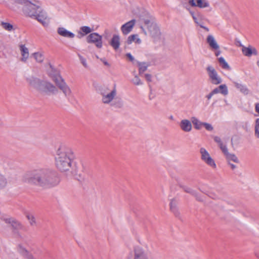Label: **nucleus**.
<instances>
[{"mask_svg":"<svg viewBox=\"0 0 259 259\" xmlns=\"http://www.w3.org/2000/svg\"><path fill=\"white\" fill-rule=\"evenodd\" d=\"M75 158L73 150L70 147L61 145L56 150L55 163L57 168L61 172L69 171Z\"/></svg>","mask_w":259,"mask_h":259,"instance_id":"obj_1","label":"nucleus"},{"mask_svg":"<svg viewBox=\"0 0 259 259\" xmlns=\"http://www.w3.org/2000/svg\"><path fill=\"white\" fill-rule=\"evenodd\" d=\"M53 172L47 169L34 170L25 175V182L39 186H52L56 184Z\"/></svg>","mask_w":259,"mask_h":259,"instance_id":"obj_2","label":"nucleus"},{"mask_svg":"<svg viewBox=\"0 0 259 259\" xmlns=\"http://www.w3.org/2000/svg\"><path fill=\"white\" fill-rule=\"evenodd\" d=\"M141 29L145 35H149L153 41H158L162 39V33L154 19L148 15L141 18Z\"/></svg>","mask_w":259,"mask_h":259,"instance_id":"obj_3","label":"nucleus"},{"mask_svg":"<svg viewBox=\"0 0 259 259\" xmlns=\"http://www.w3.org/2000/svg\"><path fill=\"white\" fill-rule=\"evenodd\" d=\"M27 81L32 88L41 92L55 94L58 92L57 87L47 80H42L33 76H30L27 78Z\"/></svg>","mask_w":259,"mask_h":259,"instance_id":"obj_4","label":"nucleus"},{"mask_svg":"<svg viewBox=\"0 0 259 259\" xmlns=\"http://www.w3.org/2000/svg\"><path fill=\"white\" fill-rule=\"evenodd\" d=\"M102 101L105 104H110L112 106L121 108L123 105L122 99L117 97V91L115 87L110 89L108 88L103 89L101 91Z\"/></svg>","mask_w":259,"mask_h":259,"instance_id":"obj_5","label":"nucleus"},{"mask_svg":"<svg viewBox=\"0 0 259 259\" xmlns=\"http://www.w3.org/2000/svg\"><path fill=\"white\" fill-rule=\"evenodd\" d=\"M205 70L208 79L212 84L218 85L222 83V77L212 65H207L205 67Z\"/></svg>","mask_w":259,"mask_h":259,"instance_id":"obj_6","label":"nucleus"},{"mask_svg":"<svg viewBox=\"0 0 259 259\" xmlns=\"http://www.w3.org/2000/svg\"><path fill=\"white\" fill-rule=\"evenodd\" d=\"M23 5L24 13L31 18H33L35 16L38 11V9H40L41 8L38 3L33 4L27 0H26Z\"/></svg>","mask_w":259,"mask_h":259,"instance_id":"obj_7","label":"nucleus"},{"mask_svg":"<svg viewBox=\"0 0 259 259\" xmlns=\"http://www.w3.org/2000/svg\"><path fill=\"white\" fill-rule=\"evenodd\" d=\"M200 153L201 159L205 164L213 169L216 168L217 165L214 159L211 157L210 154L204 148L202 147L200 149Z\"/></svg>","mask_w":259,"mask_h":259,"instance_id":"obj_8","label":"nucleus"},{"mask_svg":"<svg viewBox=\"0 0 259 259\" xmlns=\"http://www.w3.org/2000/svg\"><path fill=\"white\" fill-rule=\"evenodd\" d=\"M33 18L36 19L45 27H47L49 25L50 18L47 13L41 8L38 9V11Z\"/></svg>","mask_w":259,"mask_h":259,"instance_id":"obj_9","label":"nucleus"},{"mask_svg":"<svg viewBox=\"0 0 259 259\" xmlns=\"http://www.w3.org/2000/svg\"><path fill=\"white\" fill-rule=\"evenodd\" d=\"M47 73L49 77L52 78L55 83L63 79L60 71L51 64H49V67L47 69Z\"/></svg>","mask_w":259,"mask_h":259,"instance_id":"obj_10","label":"nucleus"},{"mask_svg":"<svg viewBox=\"0 0 259 259\" xmlns=\"http://www.w3.org/2000/svg\"><path fill=\"white\" fill-rule=\"evenodd\" d=\"M87 41L88 43L94 44L98 48L102 47V36L97 33L90 34L87 37Z\"/></svg>","mask_w":259,"mask_h":259,"instance_id":"obj_11","label":"nucleus"},{"mask_svg":"<svg viewBox=\"0 0 259 259\" xmlns=\"http://www.w3.org/2000/svg\"><path fill=\"white\" fill-rule=\"evenodd\" d=\"M188 4L192 7L199 9L208 8L211 10L210 5L208 0H187Z\"/></svg>","mask_w":259,"mask_h":259,"instance_id":"obj_12","label":"nucleus"},{"mask_svg":"<svg viewBox=\"0 0 259 259\" xmlns=\"http://www.w3.org/2000/svg\"><path fill=\"white\" fill-rule=\"evenodd\" d=\"M56 86L61 91L65 97H69L72 94V91L69 85L66 83L63 78L55 83Z\"/></svg>","mask_w":259,"mask_h":259,"instance_id":"obj_13","label":"nucleus"},{"mask_svg":"<svg viewBox=\"0 0 259 259\" xmlns=\"http://www.w3.org/2000/svg\"><path fill=\"white\" fill-rule=\"evenodd\" d=\"M134 252V258L128 257L126 259H148L146 251L140 246H135Z\"/></svg>","mask_w":259,"mask_h":259,"instance_id":"obj_14","label":"nucleus"},{"mask_svg":"<svg viewBox=\"0 0 259 259\" xmlns=\"http://www.w3.org/2000/svg\"><path fill=\"white\" fill-rule=\"evenodd\" d=\"M2 220L6 224H10L14 229L20 230L23 228V226L20 222L13 218L3 217Z\"/></svg>","mask_w":259,"mask_h":259,"instance_id":"obj_15","label":"nucleus"},{"mask_svg":"<svg viewBox=\"0 0 259 259\" xmlns=\"http://www.w3.org/2000/svg\"><path fill=\"white\" fill-rule=\"evenodd\" d=\"M136 24V20L133 19L123 24L120 28L121 31L123 35H127L133 30Z\"/></svg>","mask_w":259,"mask_h":259,"instance_id":"obj_16","label":"nucleus"},{"mask_svg":"<svg viewBox=\"0 0 259 259\" xmlns=\"http://www.w3.org/2000/svg\"><path fill=\"white\" fill-rule=\"evenodd\" d=\"M242 52L243 54L246 57H250L252 55L255 56L257 55V51L256 49L252 47L251 46H248V47H245L241 45Z\"/></svg>","mask_w":259,"mask_h":259,"instance_id":"obj_17","label":"nucleus"},{"mask_svg":"<svg viewBox=\"0 0 259 259\" xmlns=\"http://www.w3.org/2000/svg\"><path fill=\"white\" fill-rule=\"evenodd\" d=\"M180 128L185 132H190L192 128V125L190 120L187 119H182L179 124Z\"/></svg>","mask_w":259,"mask_h":259,"instance_id":"obj_18","label":"nucleus"},{"mask_svg":"<svg viewBox=\"0 0 259 259\" xmlns=\"http://www.w3.org/2000/svg\"><path fill=\"white\" fill-rule=\"evenodd\" d=\"M109 44L115 50L119 49L120 46V38L118 34H114L109 41Z\"/></svg>","mask_w":259,"mask_h":259,"instance_id":"obj_19","label":"nucleus"},{"mask_svg":"<svg viewBox=\"0 0 259 259\" xmlns=\"http://www.w3.org/2000/svg\"><path fill=\"white\" fill-rule=\"evenodd\" d=\"M19 50L21 55V61L23 62H26L29 56L28 49L24 45H20Z\"/></svg>","mask_w":259,"mask_h":259,"instance_id":"obj_20","label":"nucleus"},{"mask_svg":"<svg viewBox=\"0 0 259 259\" xmlns=\"http://www.w3.org/2000/svg\"><path fill=\"white\" fill-rule=\"evenodd\" d=\"M206 42L211 49L213 50H219L220 46L213 35H208L206 38Z\"/></svg>","mask_w":259,"mask_h":259,"instance_id":"obj_21","label":"nucleus"},{"mask_svg":"<svg viewBox=\"0 0 259 259\" xmlns=\"http://www.w3.org/2000/svg\"><path fill=\"white\" fill-rule=\"evenodd\" d=\"M57 32L60 35L65 37L72 38L75 36V34L73 33L68 31L64 27L58 28Z\"/></svg>","mask_w":259,"mask_h":259,"instance_id":"obj_22","label":"nucleus"},{"mask_svg":"<svg viewBox=\"0 0 259 259\" xmlns=\"http://www.w3.org/2000/svg\"><path fill=\"white\" fill-rule=\"evenodd\" d=\"M18 252L27 259H34L33 255L30 253L21 244H19L17 246Z\"/></svg>","mask_w":259,"mask_h":259,"instance_id":"obj_23","label":"nucleus"},{"mask_svg":"<svg viewBox=\"0 0 259 259\" xmlns=\"http://www.w3.org/2000/svg\"><path fill=\"white\" fill-rule=\"evenodd\" d=\"M224 155L226 156V159H227V161L228 163L231 162V161H233L235 163H238L239 160L238 158L236 157V156L232 153H230L228 152V149H227L226 150L223 152Z\"/></svg>","mask_w":259,"mask_h":259,"instance_id":"obj_24","label":"nucleus"},{"mask_svg":"<svg viewBox=\"0 0 259 259\" xmlns=\"http://www.w3.org/2000/svg\"><path fill=\"white\" fill-rule=\"evenodd\" d=\"M233 83L235 87L244 95H247L249 93L248 89L245 85L236 81H234Z\"/></svg>","mask_w":259,"mask_h":259,"instance_id":"obj_25","label":"nucleus"},{"mask_svg":"<svg viewBox=\"0 0 259 259\" xmlns=\"http://www.w3.org/2000/svg\"><path fill=\"white\" fill-rule=\"evenodd\" d=\"M178 200L173 198L171 199L169 203L170 210L175 214H178Z\"/></svg>","mask_w":259,"mask_h":259,"instance_id":"obj_26","label":"nucleus"},{"mask_svg":"<svg viewBox=\"0 0 259 259\" xmlns=\"http://www.w3.org/2000/svg\"><path fill=\"white\" fill-rule=\"evenodd\" d=\"M141 42V39L137 34L130 35L127 39V43L128 44H131L133 42H135L137 44H140Z\"/></svg>","mask_w":259,"mask_h":259,"instance_id":"obj_27","label":"nucleus"},{"mask_svg":"<svg viewBox=\"0 0 259 259\" xmlns=\"http://www.w3.org/2000/svg\"><path fill=\"white\" fill-rule=\"evenodd\" d=\"M32 57L34 58L36 62L41 63L45 59V56L41 52H35L32 54Z\"/></svg>","mask_w":259,"mask_h":259,"instance_id":"obj_28","label":"nucleus"},{"mask_svg":"<svg viewBox=\"0 0 259 259\" xmlns=\"http://www.w3.org/2000/svg\"><path fill=\"white\" fill-rule=\"evenodd\" d=\"M93 30V29L90 27L84 26L80 27L79 33L81 35L84 36L85 35L90 33Z\"/></svg>","mask_w":259,"mask_h":259,"instance_id":"obj_29","label":"nucleus"},{"mask_svg":"<svg viewBox=\"0 0 259 259\" xmlns=\"http://www.w3.org/2000/svg\"><path fill=\"white\" fill-rule=\"evenodd\" d=\"M26 217L29 221V223L31 226H36V221L34 216L30 213H27Z\"/></svg>","mask_w":259,"mask_h":259,"instance_id":"obj_30","label":"nucleus"},{"mask_svg":"<svg viewBox=\"0 0 259 259\" xmlns=\"http://www.w3.org/2000/svg\"><path fill=\"white\" fill-rule=\"evenodd\" d=\"M138 66L139 67V73L141 74L147 69L149 64L145 62H138Z\"/></svg>","mask_w":259,"mask_h":259,"instance_id":"obj_31","label":"nucleus"},{"mask_svg":"<svg viewBox=\"0 0 259 259\" xmlns=\"http://www.w3.org/2000/svg\"><path fill=\"white\" fill-rule=\"evenodd\" d=\"M214 141L218 143L222 152L224 151L227 149L226 146L223 144L221 139L219 137L215 136L214 137Z\"/></svg>","mask_w":259,"mask_h":259,"instance_id":"obj_32","label":"nucleus"},{"mask_svg":"<svg viewBox=\"0 0 259 259\" xmlns=\"http://www.w3.org/2000/svg\"><path fill=\"white\" fill-rule=\"evenodd\" d=\"M192 122L195 126V128L197 130H200L203 125V122L199 121L197 118L193 117L191 118Z\"/></svg>","mask_w":259,"mask_h":259,"instance_id":"obj_33","label":"nucleus"},{"mask_svg":"<svg viewBox=\"0 0 259 259\" xmlns=\"http://www.w3.org/2000/svg\"><path fill=\"white\" fill-rule=\"evenodd\" d=\"M8 180L5 176L0 172V189H2L7 186Z\"/></svg>","mask_w":259,"mask_h":259,"instance_id":"obj_34","label":"nucleus"},{"mask_svg":"<svg viewBox=\"0 0 259 259\" xmlns=\"http://www.w3.org/2000/svg\"><path fill=\"white\" fill-rule=\"evenodd\" d=\"M219 62L220 63L221 66L223 69L226 70H230V67L227 63V62L225 61V59L223 57H220L218 59Z\"/></svg>","mask_w":259,"mask_h":259,"instance_id":"obj_35","label":"nucleus"},{"mask_svg":"<svg viewBox=\"0 0 259 259\" xmlns=\"http://www.w3.org/2000/svg\"><path fill=\"white\" fill-rule=\"evenodd\" d=\"M77 56H78L79 60L80 61V62L82 64V65L85 68H87V69L89 68V65L87 62V59L79 53L77 54Z\"/></svg>","mask_w":259,"mask_h":259,"instance_id":"obj_36","label":"nucleus"},{"mask_svg":"<svg viewBox=\"0 0 259 259\" xmlns=\"http://www.w3.org/2000/svg\"><path fill=\"white\" fill-rule=\"evenodd\" d=\"M241 128L246 132H249L250 130V126L248 121H243L241 123Z\"/></svg>","mask_w":259,"mask_h":259,"instance_id":"obj_37","label":"nucleus"},{"mask_svg":"<svg viewBox=\"0 0 259 259\" xmlns=\"http://www.w3.org/2000/svg\"><path fill=\"white\" fill-rule=\"evenodd\" d=\"M1 26L5 30L9 31H11L14 29L13 25L9 23L2 22Z\"/></svg>","mask_w":259,"mask_h":259,"instance_id":"obj_38","label":"nucleus"},{"mask_svg":"<svg viewBox=\"0 0 259 259\" xmlns=\"http://www.w3.org/2000/svg\"><path fill=\"white\" fill-rule=\"evenodd\" d=\"M220 93L224 95H227L228 93L227 87L226 84H221L219 85Z\"/></svg>","mask_w":259,"mask_h":259,"instance_id":"obj_39","label":"nucleus"},{"mask_svg":"<svg viewBox=\"0 0 259 259\" xmlns=\"http://www.w3.org/2000/svg\"><path fill=\"white\" fill-rule=\"evenodd\" d=\"M202 126H203L208 131H212L213 130L212 125L207 122H203Z\"/></svg>","mask_w":259,"mask_h":259,"instance_id":"obj_40","label":"nucleus"},{"mask_svg":"<svg viewBox=\"0 0 259 259\" xmlns=\"http://www.w3.org/2000/svg\"><path fill=\"white\" fill-rule=\"evenodd\" d=\"M133 82L135 85H141L142 84V82L141 79L137 75L135 76L134 78L133 79Z\"/></svg>","mask_w":259,"mask_h":259,"instance_id":"obj_41","label":"nucleus"},{"mask_svg":"<svg viewBox=\"0 0 259 259\" xmlns=\"http://www.w3.org/2000/svg\"><path fill=\"white\" fill-rule=\"evenodd\" d=\"M254 136L259 139V128L254 127Z\"/></svg>","mask_w":259,"mask_h":259,"instance_id":"obj_42","label":"nucleus"},{"mask_svg":"<svg viewBox=\"0 0 259 259\" xmlns=\"http://www.w3.org/2000/svg\"><path fill=\"white\" fill-rule=\"evenodd\" d=\"M145 77L148 81L151 82L152 81V75L151 74H145Z\"/></svg>","mask_w":259,"mask_h":259,"instance_id":"obj_43","label":"nucleus"},{"mask_svg":"<svg viewBox=\"0 0 259 259\" xmlns=\"http://www.w3.org/2000/svg\"><path fill=\"white\" fill-rule=\"evenodd\" d=\"M100 60L103 63V64L108 66V67H110V64L106 60V59L105 58H101L100 59Z\"/></svg>","mask_w":259,"mask_h":259,"instance_id":"obj_44","label":"nucleus"},{"mask_svg":"<svg viewBox=\"0 0 259 259\" xmlns=\"http://www.w3.org/2000/svg\"><path fill=\"white\" fill-rule=\"evenodd\" d=\"M255 111L259 115V103H256L254 105Z\"/></svg>","mask_w":259,"mask_h":259,"instance_id":"obj_45","label":"nucleus"},{"mask_svg":"<svg viewBox=\"0 0 259 259\" xmlns=\"http://www.w3.org/2000/svg\"><path fill=\"white\" fill-rule=\"evenodd\" d=\"M211 92L212 93V94L213 95L214 94H217L218 93H220V89H219V86L218 87V88H215L214 89H213Z\"/></svg>","mask_w":259,"mask_h":259,"instance_id":"obj_46","label":"nucleus"},{"mask_svg":"<svg viewBox=\"0 0 259 259\" xmlns=\"http://www.w3.org/2000/svg\"><path fill=\"white\" fill-rule=\"evenodd\" d=\"M126 56L127 57V58H128L129 59V60L131 61H133L134 60V57L130 54V53H127L126 54Z\"/></svg>","mask_w":259,"mask_h":259,"instance_id":"obj_47","label":"nucleus"},{"mask_svg":"<svg viewBox=\"0 0 259 259\" xmlns=\"http://www.w3.org/2000/svg\"><path fill=\"white\" fill-rule=\"evenodd\" d=\"M190 14H191V15L192 16L193 19H194V21L198 23V22H197V18L196 17L195 14H194V13L193 12H190Z\"/></svg>","mask_w":259,"mask_h":259,"instance_id":"obj_48","label":"nucleus"},{"mask_svg":"<svg viewBox=\"0 0 259 259\" xmlns=\"http://www.w3.org/2000/svg\"><path fill=\"white\" fill-rule=\"evenodd\" d=\"M186 192L191 193L192 195L195 194V192L191 189L190 188H188L185 190Z\"/></svg>","mask_w":259,"mask_h":259,"instance_id":"obj_49","label":"nucleus"},{"mask_svg":"<svg viewBox=\"0 0 259 259\" xmlns=\"http://www.w3.org/2000/svg\"><path fill=\"white\" fill-rule=\"evenodd\" d=\"M254 127L259 128V118L255 120Z\"/></svg>","mask_w":259,"mask_h":259,"instance_id":"obj_50","label":"nucleus"},{"mask_svg":"<svg viewBox=\"0 0 259 259\" xmlns=\"http://www.w3.org/2000/svg\"><path fill=\"white\" fill-rule=\"evenodd\" d=\"M213 95V94H212V93L211 92H210L208 95H207L206 96V98L208 99V100H210L212 96Z\"/></svg>","mask_w":259,"mask_h":259,"instance_id":"obj_51","label":"nucleus"},{"mask_svg":"<svg viewBox=\"0 0 259 259\" xmlns=\"http://www.w3.org/2000/svg\"><path fill=\"white\" fill-rule=\"evenodd\" d=\"M193 195H194L196 197V199L198 200H199L200 201H202L203 200V199L202 198H201L200 197H199L198 196V195L196 192H195V194H194Z\"/></svg>","mask_w":259,"mask_h":259,"instance_id":"obj_52","label":"nucleus"},{"mask_svg":"<svg viewBox=\"0 0 259 259\" xmlns=\"http://www.w3.org/2000/svg\"><path fill=\"white\" fill-rule=\"evenodd\" d=\"M228 163L230 165L231 168H232V169H235L236 168V166L235 164L232 163L231 162H230V163Z\"/></svg>","mask_w":259,"mask_h":259,"instance_id":"obj_53","label":"nucleus"},{"mask_svg":"<svg viewBox=\"0 0 259 259\" xmlns=\"http://www.w3.org/2000/svg\"><path fill=\"white\" fill-rule=\"evenodd\" d=\"M210 197H211L212 198L214 199H220V198L218 196H212V195H210L209 196Z\"/></svg>","mask_w":259,"mask_h":259,"instance_id":"obj_54","label":"nucleus"},{"mask_svg":"<svg viewBox=\"0 0 259 259\" xmlns=\"http://www.w3.org/2000/svg\"><path fill=\"white\" fill-rule=\"evenodd\" d=\"M255 256L259 259V251H256L254 253Z\"/></svg>","mask_w":259,"mask_h":259,"instance_id":"obj_55","label":"nucleus"},{"mask_svg":"<svg viewBox=\"0 0 259 259\" xmlns=\"http://www.w3.org/2000/svg\"><path fill=\"white\" fill-rule=\"evenodd\" d=\"M217 52L215 53V55L217 56H218L220 54H221V51H219V50H217Z\"/></svg>","mask_w":259,"mask_h":259,"instance_id":"obj_56","label":"nucleus"},{"mask_svg":"<svg viewBox=\"0 0 259 259\" xmlns=\"http://www.w3.org/2000/svg\"><path fill=\"white\" fill-rule=\"evenodd\" d=\"M201 27L203 28H204L205 30H206L207 31H209V29L208 28L205 27V26H201Z\"/></svg>","mask_w":259,"mask_h":259,"instance_id":"obj_57","label":"nucleus"},{"mask_svg":"<svg viewBox=\"0 0 259 259\" xmlns=\"http://www.w3.org/2000/svg\"><path fill=\"white\" fill-rule=\"evenodd\" d=\"M169 119L173 120L174 119V116L172 115H170L169 117Z\"/></svg>","mask_w":259,"mask_h":259,"instance_id":"obj_58","label":"nucleus"}]
</instances>
